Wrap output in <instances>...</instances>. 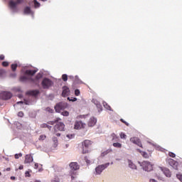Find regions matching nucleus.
Here are the masks:
<instances>
[{
  "instance_id": "1",
  "label": "nucleus",
  "mask_w": 182,
  "mask_h": 182,
  "mask_svg": "<svg viewBox=\"0 0 182 182\" xmlns=\"http://www.w3.org/2000/svg\"><path fill=\"white\" fill-rule=\"evenodd\" d=\"M69 167L70 168V176L71 177V181H73L75 179V176H73V174H75V171H77V170H79L80 168V166L77 162H71L69 164Z\"/></svg>"
},
{
  "instance_id": "2",
  "label": "nucleus",
  "mask_w": 182,
  "mask_h": 182,
  "mask_svg": "<svg viewBox=\"0 0 182 182\" xmlns=\"http://www.w3.org/2000/svg\"><path fill=\"white\" fill-rule=\"evenodd\" d=\"M110 166V163H106L104 164L99 165L95 168V176H100L105 168H107Z\"/></svg>"
},
{
  "instance_id": "3",
  "label": "nucleus",
  "mask_w": 182,
  "mask_h": 182,
  "mask_svg": "<svg viewBox=\"0 0 182 182\" xmlns=\"http://www.w3.org/2000/svg\"><path fill=\"white\" fill-rule=\"evenodd\" d=\"M139 164H140L144 171H151L153 170V165L147 161H144L141 163L139 162Z\"/></svg>"
},
{
  "instance_id": "4",
  "label": "nucleus",
  "mask_w": 182,
  "mask_h": 182,
  "mask_svg": "<svg viewBox=\"0 0 182 182\" xmlns=\"http://www.w3.org/2000/svg\"><path fill=\"white\" fill-rule=\"evenodd\" d=\"M68 107V104L66 102H58L55 106V110L57 113H60V110H65Z\"/></svg>"
},
{
  "instance_id": "5",
  "label": "nucleus",
  "mask_w": 182,
  "mask_h": 182,
  "mask_svg": "<svg viewBox=\"0 0 182 182\" xmlns=\"http://www.w3.org/2000/svg\"><path fill=\"white\" fill-rule=\"evenodd\" d=\"M11 97H12V93L10 92L2 91L0 92V99H1V100H9Z\"/></svg>"
},
{
  "instance_id": "6",
  "label": "nucleus",
  "mask_w": 182,
  "mask_h": 182,
  "mask_svg": "<svg viewBox=\"0 0 182 182\" xmlns=\"http://www.w3.org/2000/svg\"><path fill=\"white\" fill-rule=\"evenodd\" d=\"M52 80H49L48 78H44L41 82V85L44 89H49L50 86L53 85Z\"/></svg>"
},
{
  "instance_id": "7",
  "label": "nucleus",
  "mask_w": 182,
  "mask_h": 182,
  "mask_svg": "<svg viewBox=\"0 0 182 182\" xmlns=\"http://www.w3.org/2000/svg\"><path fill=\"white\" fill-rule=\"evenodd\" d=\"M92 144V141L90 140H85L82 143V153L83 154H86L87 153V147H90V146Z\"/></svg>"
},
{
  "instance_id": "8",
  "label": "nucleus",
  "mask_w": 182,
  "mask_h": 182,
  "mask_svg": "<svg viewBox=\"0 0 182 182\" xmlns=\"http://www.w3.org/2000/svg\"><path fill=\"white\" fill-rule=\"evenodd\" d=\"M86 127V124L83 123L82 121H76L74 124V129L75 130H79L80 129H85Z\"/></svg>"
},
{
  "instance_id": "9",
  "label": "nucleus",
  "mask_w": 182,
  "mask_h": 182,
  "mask_svg": "<svg viewBox=\"0 0 182 182\" xmlns=\"http://www.w3.org/2000/svg\"><path fill=\"white\" fill-rule=\"evenodd\" d=\"M22 2H23V0H17L16 2L11 1L9 2V6L11 9H12L14 12H15V11H16V5L18 4H22Z\"/></svg>"
},
{
  "instance_id": "10",
  "label": "nucleus",
  "mask_w": 182,
  "mask_h": 182,
  "mask_svg": "<svg viewBox=\"0 0 182 182\" xmlns=\"http://www.w3.org/2000/svg\"><path fill=\"white\" fill-rule=\"evenodd\" d=\"M55 132H64L65 131V124L63 122H58L54 127Z\"/></svg>"
},
{
  "instance_id": "11",
  "label": "nucleus",
  "mask_w": 182,
  "mask_h": 182,
  "mask_svg": "<svg viewBox=\"0 0 182 182\" xmlns=\"http://www.w3.org/2000/svg\"><path fill=\"white\" fill-rule=\"evenodd\" d=\"M158 170L159 171H161L166 177H171V172L168 168L159 167Z\"/></svg>"
},
{
  "instance_id": "12",
  "label": "nucleus",
  "mask_w": 182,
  "mask_h": 182,
  "mask_svg": "<svg viewBox=\"0 0 182 182\" xmlns=\"http://www.w3.org/2000/svg\"><path fill=\"white\" fill-rule=\"evenodd\" d=\"M32 162H33V156H32V154L26 155L24 164H31Z\"/></svg>"
},
{
  "instance_id": "13",
  "label": "nucleus",
  "mask_w": 182,
  "mask_h": 182,
  "mask_svg": "<svg viewBox=\"0 0 182 182\" xmlns=\"http://www.w3.org/2000/svg\"><path fill=\"white\" fill-rule=\"evenodd\" d=\"M96 123H97V119L96 118H95L94 117H92L88 120L87 126H88V127H93V126H95L96 124Z\"/></svg>"
},
{
  "instance_id": "14",
  "label": "nucleus",
  "mask_w": 182,
  "mask_h": 182,
  "mask_svg": "<svg viewBox=\"0 0 182 182\" xmlns=\"http://www.w3.org/2000/svg\"><path fill=\"white\" fill-rule=\"evenodd\" d=\"M32 97H30L28 100H24V102L20 101V102H17L16 105H28V106H30L31 105H33V101H32Z\"/></svg>"
},
{
  "instance_id": "15",
  "label": "nucleus",
  "mask_w": 182,
  "mask_h": 182,
  "mask_svg": "<svg viewBox=\"0 0 182 182\" xmlns=\"http://www.w3.org/2000/svg\"><path fill=\"white\" fill-rule=\"evenodd\" d=\"M69 95H70V90H69V87L66 86L63 87L62 96L66 97L67 96H69Z\"/></svg>"
},
{
  "instance_id": "16",
  "label": "nucleus",
  "mask_w": 182,
  "mask_h": 182,
  "mask_svg": "<svg viewBox=\"0 0 182 182\" xmlns=\"http://www.w3.org/2000/svg\"><path fill=\"white\" fill-rule=\"evenodd\" d=\"M169 164L174 170L178 169V162L173 160L172 159H169Z\"/></svg>"
},
{
  "instance_id": "17",
  "label": "nucleus",
  "mask_w": 182,
  "mask_h": 182,
  "mask_svg": "<svg viewBox=\"0 0 182 182\" xmlns=\"http://www.w3.org/2000/svg\"><path fill=\"white\" fill-rule=\"evenodd\" d=\"M130 141L132 143H134V144H137V146H139V147H141V142H140V139L137 137H132L130 139Z\"/></svg>"
},
{
  "instance_id": "18",
  "label": "nucleus",
  "mask_w": 182,
  "mask_h": 182,
  "mask_svg": "<svg viewBox=\"0 0 182 182\" xmlns=\"http://www.w3.org/2000/svg\"><path fill=\"white\" fill-rule=\"evenodd\" d=\"M92 102L95 105V106H97L99 112H102V107L100 102L96 99H92Z\"/></svg>"
},
{
  "instance_id": "19",
  "label": "nucleus",
  "mask_w": 182,
  "mask_h": 182,
  "mask_svg": "<svg viewBox=\"0 0 182 182\" xmlns=\"http://www.w3.org/2000/svg\"><path fill=\"white\" fill-rule=\"evenodd\" d=\"M128 166H129V168H132V170L137 169V166H136V164H134L133 163V161H132V160H130V159H128Z\"/></svg>"
},
{
  "instance_id": "20",
  "label": "nucleus",
  "mask_w": 182,
  "mask_h": 182,
  "mask_svg": "<svg viewBox=\"0 0 182 182\" xmlns=\"http://www.w3.org/2000/svg\"><path fill=\"white\" fill-rule=\"evenodd\" d=\"M36 72H38V70H27L25 72V75H27L28 76H33V75H35V73H36Z\"/></svg>"
},
{
  "instance_id": "21",
  "label": "nucleus",
  "mask_w": 182,
  "mask_h": 182,
  "mask_svg": "<svg viewBox=\"0 0 182 182\" xmlns=\"http://www.w3.org/2000/svg\"><path fill=\"white\" fill-rule=\"evenodd\" d=\"M24 14H26L27 15H31V16H33V11L31 10L30 7H26L24 9Z\"/></svg>"
},
{
  "instance_id": "22",
  "label": "nucleus",
  "mask_w": 182,
  "mask_h": 182,
  "mask_svg": "<svg viewBox=\"0 0 182 182\" xmlns=\"http://www.w3.org/2000/svg\"><path fill=\"white\" fill-rule=\"evenodd\" d=\"M28 95H31V96H38L39 95V90H32L28 92Z\"/></svg>"
},
{
  "instance_id": "23",
  "label": "nucleus",
  "mask_w": 182,
  "mask_h": 182,
  "mask_svg": "<svg viewBox=\"0 0 182 182\" xmlns=\"http://www.w3.org/2000/svg\"><path fill=\"white\" fill-rule=\"evenodd\" d=\"M111 139H112V141H117V140H119V136H117V135H116V134H112Z\"/></svg>"
},
{
  "instance_id": "24",
  "label": "nucleus",
  "mask_w": 182,
  "mask_h": 182,
  "mask_svg": "<svg viewBox=\"0 0 182 182\" xmlns=\"http://www.w3.org/2000/svg\"><path fill=\"white\" fill-rule=\"evenodd\" d=\"M62 180L60 179V177L58 176H55L54 178L51 181V182H60Z\"/></svg>"
},
{
  "instance_id": "25",
  "label": "nucleus",
  "mask_w": 182,
  "mask_h": 182,
  "mask_svg": "<svg viewBox=\"0 0 182 182\" xmlns=\"http://www.w3.org/2000/svg\"><path fill=\"white\" fill-rule=\"evenodd\" d=\"M112 146L114 147H116L117 149H122V144H120L119 142H114Z\"/></svg>"
},
{
  "instance_id": "26",
  "label": "nucleus",
  "mask_w": 182,
  "mask_h": 182,
  "mask_svg": "<svg viewBox=\"0 0 182 182\" xmlns=\"http://www.w3.org/2000/svg\"><path fill=\"white\" fill-rule=\"evenodd\" d=\"M53 147H58V138L56 136L53 137Z\"/></svg>"
},
{
  "instance_id": "27",
  "label": "nucleus",
  "mask_w": 182,
  "mask_h": 182,
  "mask_svg": "<svg viewBox=\"0 0 182 182\" xmlns=\"http://www.w3.org/2000/svg\"><path fill=\"white\" fill-rule=\"evenodd\" d=\"M152 145L154 146V147H155L156 150H159L160 151H163V150H164L163 148L156 144H152Z\"/></svg>"
},
{
  "instance_id": "28",
  "label": "nucleus",
  "mask_w": 182,
  "mask_h": 182,
  "mask_svg": "<svg viewBox=\"0 0 182 182\" xmlns=\"http://www.w3.org/2000/svg\"><path fill=\"white\" fill-rule=\"evenodd\" d=\"M111 151L109 149H107L105 151H103L102 154H101V156L102 157H105V156H107V154H109V153Z\"/></svg>"
},
{
  "instance_id": "29",
  "label": "nucleus",
  "mask_w": 182,
  "mask_h": 182,
  "mask_svg": "<svg viewBox=\"0 0 182 182\" xmlns=\"http://www.w3.org/2000/svg\"><path fill=\"white\" fill-rule=\"evenodd\" d=\"M103 106L105 109H107V110H112L111 107L109 106L108 104H107L106 102H103Z\"/></svg>"
},
{
  "instance_id": "30",
  "label": "nucleus",
  "mask_w": 182,
  "mask_h": 182,
  "mask_svg": "<svg viewBox=\"0 0 182 182\" xmlns=\"http://www.w3.org/2000/svg\"><path fill=\"white\" fill-rule=\"evenodd\" d=\"M66 137L68 138V140H72V139L75 138V134H67Z\"/></svg>"
},
{
  "instance_id": "31",
  "label": "nucleus",
  "mask_w": 182,
  "mask_h": 182,
  "mask_svg": "<svg viewBox=\"0 0 182 182\" xmlns=\"http://www.w3.org/2000/svg\"><path fill=\"white\" fill-rule=\"evenodd\" d=\"M139 151L141 154V156H143V157H144V159H149V154H147L146 152L141 151Z\"/></svg>"
},
{
  "instance_id": "32",
  "label": "nucleus",
  "mask_w": 182,
  "mask_h": 182,
  "mask_svg": "<svg viewBox=\"0 0 182 182\" xmlns=\"http://www.w3.org/2000/svg\"><path fill=\"white\" fill-rule=\"evenodd\" d=\"M33 3H34L35 8H39V6H41V4L39 2H38V1L34 0Z\"/></svg>"
},
{
  "instance_id": "33",
  "label": "nucleus",
  "mask_w": 182,
  "mask_h": 182,
  "mask_svg": "<svg viewBox=\"0 0 182 182\" xmlns=\"http://www.w3.org/2000/svg\"><path fill=\"white\" fill-rule=\"evenodd\" d=\"M16 68H18V65L17 64H12L11 65V69L13 72H15L16 70Z\"/></svg>"
},
{
  "instance_id": "34",
  "label": "nucleus",
  "mask_w": 182,
  "mask_h": 182,
  "mask_svg": "<svg viewBox=\"0 0 182 182\" xmlns=\"http://www.w3.org/2000/svg\"><path fill=\"white\" fill-rule=\"evenodd\" d=\"M62 79L64 82H68V75H66V74L63 75Z\"/></svg>"
},
{
  "instance_id": "35",
  "label": "nucleus",
  "mask_w": 182,
  "mask_h": 182,
  "mask_svg": "<svg viewBox=\"0 0 182 182\" xmlns=\"http://www.w3.org/2000/svg\"><path fill=\"white\" fill-rule=\"evenodd\" d=\"M126 134L123 132H121L119 134V137H121V139H124V140H126Z\"/></svg>"
},
{
  "instance_id": "36",
  "label": "nucleus",
  "mask_w": 182,
  "mask_h": 182,
  "mask_svg": "<svg viewBox=\"0 0 182 182\" xmlns=\"http://www.w3.org/2000/svg\"><path fill=\"white\" fill-rule=\"evenodd\" d=\"M176 177L180 182H182V174H180V173L176 174Z\"/></svg>"
},
{
  "instance_id": "37",
  "label": "nucleus",
  "mask_w": 182,
  "mask_h": 182,
  "mask_svg": "<svg viewBox=\"0 0 182 182\" xmlns=\"http://www.w3.org/2000/svg\"><path fill=\"white\" fill-rule=\"evenodd\" d=\"M68 100H69L70 102H76V100H77V98H76V97H73V98L68 97Z\"/></svg>"
},
{
  "instance_id": "38",
  "label": "nucleus",
  "mask_w": 182,
  "mask_h": 182,
  "mask_svg": "<svg viewBox=\"0 0 182 182\" xmlns=\"http://www.w3.org/2000/svg\"><path fill=\"white\" fill-rule=\"evenodd\" d=\"M61 114H62L63 116L68 117V116H69V112H68V111H63V112L61 113Z\"/></svg>"
},
{
  "instance_id": "39",
  "label": "nucleus",
  "mask_w": 182,
  "mask_h": 182,
  "mask_svg": "<svg viewBox=\"0 0 182 182\" xmlns=\"http://www.w3.org/2000/svg\"><path fill=\"white\" fill-rule=\"evenodd\" d=\"M27 80H28V77H26V76H25V75H23L21 77V82H25Z\"/></svg>"
},
{
  "instance_id": "40",
  "label": "nucleus",
  "mask_w": 182,
  "mask_h": 182,
  "mask_svg": "<svg viewBox=\"0 0 182 182\" xmlns=\"http://www.w3.org/2000/svg\"><path fill=\"white\" fill-rule=\"evenodd\" d=\"M42 78V73H38L36 77V80H39V79Z\"/></svg>"
},
{
  "instance_id": "41",
  "label": "nucleus",
  "mask_w": 182,
  "mask_h": 182,
  "mask_svg": "<svg viewBox=\"0 0 182 182\" xmlns=\"http://www.w3.org/2000/svg\"><path fill=\"white\" fill-rule=\"evenodd\" d=\"M75 96H79V95H80V90H75Z\"/></svg>"
},
{
  "instance_id": "42",
  "label": "nucleus",
  "mask_w": 182,
  "mask_h": 182,
  "mask_svg": "<svg viewBox=\"0 0 182 182\" xmlns=\"http://www.w3.org/2000/svg\"><path fill=\"white\" fill-rule=\"evenodd\" d=\"M19 157H22L21 153L15 154V159H19Z\"/></svg>"
},
{
  "instance_id": "43",
  "label": "nucleus",
  "mask_w": 182,
  "mask_h": 182,
  "mask_svg": "<svg viewBox=\"0 0 182 182\" xmlns=\"http://www.w3.org/2000/svg\"><path fill=\"white\" fill-rule=\"evenodd\" d=\"M8 65H9V62L4 61V62L2 63V65L4 66V67L8 66Z\"/></svg>"
},
{
  "instance_id": "44",
  "label": "nucleus",
  "mask_w": 182,
  "mask_h": 182,
  "mask_svg": "<svg viewBox=\"0 0 182 182\" xmlns=\"http://www.w3.org/2000/svg\"><path fill=\"white\" fill-rule=\"evenodd\" d=\"M43 127H47L49 129V130H50V129H52V127L50 125H48L47 124H44Z\"/></svg>"
},
{
  "instance_id": "45",
  "label": "nucleus",
  "mask_w": 182,
  "mask_h": 182,
  "mask_svg": "<svg viewBox=\"0 0 182 182\" xmlns=\"http://www.w3.org/2000/svg\"><path fill=\"white\" fill-rule=\"evenodd\" d=\"M169 156H170V157L174 158V157H176V154H174L173 152H169Z\"/></svg>"
},
{
  "instance_id": "46",
  "label": "nucleus",
  "mask_w": 182,
  "mask_h": 182,
  "mask_svg": "<svg viewBox=\"0 0 182 182\" xmlns=\"http://www.w3.org/2000/svg\"><path fill=\"white\" fill-rule=\"evenodd\" d=\"M45 139H46V136L45 135L40 136V138H39L40 140H45Z\"/></svg>"
},
{
  "instance_id": "47",
  "label": "nucleus",
  "mask_w": 182,
  "mask_h": 182,
  "mask_svg": "<svg viewBox=\"0 0 182 182\" xmlns=\"http://www.w3.org/2000/svg\"><path fill=\"white\" fill-rule=\"evenodd\" d=\"M18 116L19 117H23V112H19L18 114Z\"/></svg>"
},
{
  "instance_id": "48",
  "label": "nucleus",
  "mask_w": 182,
  "mask_h": 182,
  "mask_svg": "<svg viewBox=\"0 0 182 182\" xmlns=\"http://www.w3.org/2000/svg\"><path fill=\"white\" fill-rule=\"evenodd\" d=\"M25 176L26 177H31V173H29V171H26Z\"/></svg>"
},
{
  "instance_id": "49",
  "label": "nucleus",
  "mask_w": 182,
  "mask_h": 182,
  "mask_svg": "<svg viewBox=\"0 0 182 182\" xmlns=\"http://www.w3.org/2000/svg\"><path fill=\"white\" fill-rule=\"evenodd\" d=\"M85 161H86L87 164H90V163H92L90 161V160L87 159V158H85Z\"/></svg>"
},
{
  "instance_id": "50",
  "label": "nucleus",
  "mask_w": 182,
  "mask_h": 182,
  "mask_svg": "<svg viewBox=\"0 0 182 182\" xmlns=\"http://www.w3.org/2000/svg\"><path fill=\"white\" fill-rule=\"evenodd\" d=\"M5 59V55H0V60H4Z\"/></svg>"
},
{
  "instance_id": "51",
  "label": "nucleus",
  "mask_w": 182,
  "mask_h": 182,
  "mask_svg": "<svg viewBox=\"0 0 182 182\" xmlns=\"http://www.w3.org/2000/svg\"><path fill=\"white\" fill-rule=\"evenodd\" d=\"M38 167H39V164L36 163V164H34V168H38Z\"/></svg>"
},
{
  "instance_id": "52",
  "label": "nucleus",
  "mask_w": 182,
  "mask_h": 182,
  "mask_svg": "<svg viewBox=\"0 0 182 182\" xmlns=\"http://www.w3.org/2000/svg\"><path fill=\"white\" fill-rule=\"evenodd\" d=\"M121 122H122V123L126 124L127 126H129V123H127V122H125L124 120H123V119H121Z\"/></svg>"
},
{
  "instance_id": "53",
  "label": "nucleus",
  "mask_w": 182,
  "mask_h": 182,
  "mask_svg": "<svg viewBox=\"0 0 182 182\" xmlns=\"http://www.w3.org/2000/svg\"><path fill=\"white\" fill-rule=\"evenodd\" d=\"M18 170H23V165H21V166L18 167Z\"/></svg>"
},
{
  "instance_id": "54",
  "label": "nucleus",
  "mask_w": 182,
  "mask_h": 182,
  "mask_svg": "<svg viewBox=\"0 0 182 182\" xmlns=\"http://www.w3.org/2000/svg\"><path fill=\"white\" fill-rule=\"evenodd\" d=\"M46 110H47V112H50V113H52V112H53V110L50 109V108H47Z\"/></svg>"
},
{
  "instance_id": "55",
  "label": "nucleus",
  "mask_w": 182,
  "mask_h": 182,
  "mask_svg": "<svg viewBox=\"0 0 182 182\" xmlns=\"http://www.w3.org/2000/svg\"><path fill=\"white\" fill-rule=\"evenodd\" d=\"M69 147V144H66L65 146H64V149H68Z\"/></svg>"
},
{
  "instance_id": "56",
  "label": "nucleus",
  "mask_w": 182,
  "mask_h": 182,
  "mask_svg": "<svg viewBox=\"0 0 182 182\" xmlns=\"http://www.w3.org/2000/svg\"><path fill=\"white\" fill-rule=\"evenodd\" d=\"M149 182H158L157 181H156L155 179H150Z\"/></svg>"
},
{
  "instance_id": "57",
  "label": "nucleus",
  "mask_w": 182,
  "mask_h": 182,
  "mask_svg": "<svg viewBox=\"0 0 182 182\" xmlns=\"http://www.w3.org/2000/svg\"><path fill=\"white\" fill-rule=\"evenodd\" d=\"M11 77H16V74H11Z\"/></svg>"
},
{
  "instance_id": "58",
  "label": "nucleus",
  "mask_w": 182,
  "mask_h": 182,
  "mask_svg": "<svg viewBox=\"0 0 182 182\" xmlns=\"http://www.w3.org/2000/svg\"><path fill=\"white\" fill-rule=\"evenodd\" d=\"M6 171H11V168H6Z\"/></svg>"
},
{
  "instance_id": "59",
  "label": "nucleus",
  "mask_w": 182,
  "mask_h": 182,
  "mask_svg": "<svg viewBox=\"0 0 182 182\" xmlns=\"http://www.w3.org/2000/svg\"><path fill=\"white\" fill-rule=\"evenodd\" d=\"M55 136H57L58 137H60V133H57V134H55Z\"/></svg>"
},
{
  "instance_id": "60",
  "label": "nucleus",
  "mask_w": 182,
  "mask_h": 182,
  "mask_svg": "<svg viewBox=\"0 0 182 182\" xmlns=\"http://www.w3.org/2000/svg\"><path fill=\"white\" fill-rule=\"evenodd\" d=\"M11 180H15V176H11Z\"/></svg>"
},
{
  "instance_id": "61",
  "label": "nucleus",
  "mask_w": 182,
  "mask_h": 182,
  "mask_svg": "<svg viewBox=\"0 0 182 182\" xmlns=\"http://www.w3.org/2000/svg\"><path fill=\"white\" fill-rule=\"evenodd\" d=\"M87 114H86V115H84V119H86L87 117Z\"/></svg>"
},
{
  "instance_id": "62",
  "label": "nucleus",
  "mask_w": 182,
  "mask_h": 182,
  "mask_svg": "<svg viewBox=\"0 0 182 182\" xmlns=\"http://www.w3.org/2000/svg\"><path fill=\"white\" fill-rule=\"evenodd\" d=\"M5 71H4V70H1V71H0V75H1V73H4Z\"/></svg>"
},
{
  "instance_id": "63",
  "label": "nucleus",
  "mask_w": 182,
  "mask_h": 182,
  "mask_svg": "<svg viewBox=\"0 0 182 182\" xmlns=\"http://www.w3.org/2000/svg\"><path fill=\"white\" fill-rule=\"evenodd\" d=\"M42 170H43V169L40 168V169H38V171L41 172V171H42Z\"/></svg>"
},
{
  "instance_id": "64",
  "label": "nucleus",
  "mask_w": 182,
  "mask_h": 182,
  "mask_svg": "<svg viewBox=\"0 0 182 182\" xmlns=\"http://www.w3.org/2000/svg\"><path fill=\"white\" fill-rule=\"evenodd\" d=\"M35 182H41L39 180H36Z\"/></svg>"
}]
</instances>
